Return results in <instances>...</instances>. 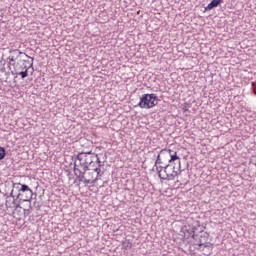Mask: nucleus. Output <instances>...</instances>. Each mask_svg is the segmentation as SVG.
<instances>
[{"instance_id": "nucleus-2", "label": "nucleus", "mask_w": 256, "mask_h": 256, "mask_svg": "<svg viewBox=\"0 0 256 256\" xmlns=\"http://www.w3.org/2000/svg\"><path fill=\"white\" fill-rule=\"evenodd\" d=\"M11 53L9 60L11 61L10 71L12 75L16 77L20 75L22 79H25L29 75V67H33V58L19 50H14Z\"/></svg>"}, {"instance_id": "nucleus-5", "label": "nucleus", "mask_w": 256, "mask_h": 256, "mask_svg": "<svg viewBox=\"0 0 256 256\" xmlns=\"http://www.w3.org/2000/svg\"><path fill=\"white\" fill-rule=\"evenodd\" d=\"M6 207L10 209H14L13 211V217L17 221H21L23 217L29 216V214H25V211L22 210L21 205L15 203V198L13 197H8L6 199Z\"/></svg>"}, {"instance_id": "nucleus-9", "label": "nucleus", "mask_w": 256, "mask_h": 256, "mask_svg": "<svg viewBox=\"0 0 256 256\" xmlns=\"http://www.w3.org/2000/svg\"><path fill=\"white\" fill-rule=\"evenodd\" d=\"M18 205H20V208L24 211L25 215H31V211H33L31 200H21Z\"/></svg>"}, {"instance_id": "nucleus-10", "label": "nucleus", "mask_w": 256, "mask_h": 256, "mask_svg": "<svg viewBox=\"0 0 256 256\" xmlns=\"http://www.w3.org/2000/svg\"><path fill=\"white\" fill-rule=\"evenodd\" d=\"M223 3V0H212L211 3L205 7V11H211V9H214V7H219Z\"/></svg>"}, {"instance_id": "nucleus-14", "label": "nucleus", "mask_w": 256, "mask_h": 256, "mask_svg": "<svg viewBox=\"0 0 256 256\" xmlns=\"http://www.w3.org/2000/svg\"><path fill=\"white\" fill-rule=\"evenodd\" d=\"M198 245H199V247H206V245H205V243H203V242H200V243H198Z\"/></svg>"}, {"instance_id": "nucleus-8", "label": "nucleus", "mask_w": 256, "mask_h": 256, "mask_svg": "<svg viewBox=\"0 0 256 256\" xmlns=\"http://www.w3.org/2000/svg\"><path fill=\"white\" fill-rule=\"evenodd\" d=\"M189 183V180L187 179V174H183V171L180 170V172L175 176L173 187L175 189H180V187H183Z\"/></svg>"}, {"instance_id": "nucleus-3", "label": "nucleus", "mask_w": 256, "mask_h": 256, "mask_svg": "<svg viewBox=\"0 0 256 256\" xmlns=\"http://www.w3.org/2000/svg\"><path fill=\"white\" fill-rule=\"evenodd\" d=\"M95 167H101L99 155L93 152H81L77 156L74 165V173L75 175H81V171H86V169H93Z\"/></svg>"}, {"instance_id": "nucleus-13", "label": "nucleus", "mask_w": 256, "mask_h": 256, "mask_svg": "<svg viewBox=\"0 0 256 256\" xmlns=\"http://www.w3.org/2000/svg\"><path fill=\"white\" fill-rule=\"evenodd\" d=\"M123 245H126V248L131 249L132 244L129 241H126L123 243Z\"/></svg>"}, {"instance_id": "nucleus-12", "label": "nucleus", "mask_w": 256, "mask_h": 256, "mask_svg": "<svg viewBox=\"0 0 256 256\" xmlns=\"http://www.w3.org/2000/svg\"><path fill=\"white\" fill-rule=\"evenodd\" d=\"M183 111L184 113H187V111H189V104L187 103L184 104Z\"/></svg>"}, {"instance_id": "nucleus-7", "label": "nucleus", "mask_w": 256, "mask_h": 256, "mask_svg": "<svg viewBox=\"0 0 256 256\" xmlns=\"http://www.w3.org/2000/svg\"><path fill=\"white\" fill-rule=\"evenodd\" d=\"M20 186L18 197L21 201H31L33 199V190L25 184L17 183Z\"/></svg>"}, {"instance_id": "nucleus-1", "label": "nucleus", "mask_w": 256, "mask_h": 256, "mask_svg": "<svg viewBox=\"0 0 256 256\" xmlns=\"http://www.w3.org/2000/svg\"><path fill=\"white\" fill-rule=\"evenodd\" d=\"M156 163L162 166V169L158 171L160 179L166 181H175V176L181 170V158L177 152L171 148H164L158 154Z\"/></svg>"}, {"instance_id": "nucleus-6", "label": "nucleus", "mask_w": 256, "mask_h": 256, "mask_svg": "<svg viewBox=\"0 0 256 256\" xmlns=\"http://www.w3.org/2000/svg\"><path fill=\"white\" fill-rule=\"evenodd\" d=\"M157 105V95L156 94H144L140 98L138 107L140 109H153Z\"/></svg>"}, {"instance_id": "nucleus-4", "label": "nucleus", "mask_w": 256, "mask_h": 256, "mask_svg": "<svg viewBox=\"0 0 256 256\" xmlns=\"http://www.w3.org/2000/svg\"><path fill=\"white\" fill-rule=\"evenodd\" d=\"M101 173V166L95 168H87L86 170H81V175H76L79 181L84 183V185H93L97 179H99V174Z\"/></svg>"}, {"instance_id": "nucleus-11", "label": "nucleus", "mask_w": 256, "mask_h": 256, "mask_svg": "<svg viewBox=\"0 0 256 256\" xmlns=\"http://www.w3.org/2000/svg\"><path fill=\"white\" fill-rule=\"evenodd\" d=\"M5 159V148L0 147V161Z\"/></svg>"}]
</instances>
